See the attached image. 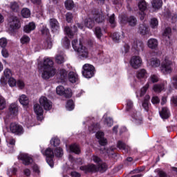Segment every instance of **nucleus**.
<instances>
[{
    "label": "nucleus",
    "instance_id": "nucleus-26",
    "mask_svg": "<svg viewBox=\"0 0 177 177\" xmlns=\"http://www.w3.org/2000/svg\"><path fill=\"white\" fill-rule=\"evenodd\" d=\"M160 115L163 120H167L169 118V111L167 108H162L160 111Z\"/></svg>",
    "mask_w": 177,
    "mask_h": 177
},
{
    "label": "nucleus",
    "instance_id": "nucleus-12",
    "mask_svg": "<svg viewBox=\"0 0 177 177\" xmlns=\"http://www.w3.org/2000/svg\"><path fill=\"white\" fill-rule=\"evenodd\" d=\"M33 109L35 114L37 115V120L42 121L44 120V109L39 104H35Z\"/></svg>",
    "mask_w": 177,
    "mask_h": 177
},
{
    "label": "nucleus",
    "instance_id": "nucleus-30",
    "mask_svg": "<svg viewBox=\"0 0 177 177\" xmlns=\"http://www.w3.org/2000/svg\"><path fill=\"white\" fill-rule=\"evenodd\" d=\"M112 38L115 42H118L120 39H122V38H124V32H114L112 35Z\"/></svg>",
    "mask_w": 177,
    "mask_h": 177
},
{
    "label": "nucleus",
    "instance_id": "nucleus-39",
    "mask_svg": "<svg viewBox=\"0 0 177 177\" xmlns=\"http://www.w3.org/2000/svg\"><path fill=\"white\" fill-rule=\"evenodd\" d=\"M94 32L98 39H100V38H102L103 33L102 32V28L100 27H96L95 28Z\"/></svg>",
    "mask_w": 177,
    "mask_h": 177
},
{
    "label": "nucleus",
    "instance_id": "nucleus-41",
    "mask_svg": "<svg viewBox=\"0 0 177 177\" xmlns=\"http://www.w3.org/2000/svg\"><path fill=\"white\" fill-rule=\"evenodd\" d=\"M65 6L68 10L73 9L74 8V1L73 0H66L65 1Z\"/></svg>",
    "mask_w": 177,
    "mask_h": 177
},
{
    "label": "nucleus",
    "instance_id": "nucleus-5",
    "mask_svg": "<svg viewBox=\"0 0 177 177\" xmlns=\"http://www.w3.org/2000/svg\"><path fill=\"white\" fill-rule=\"evenodd\" d=\"M121 23L122 24H128L130 27H136L138 24V19L135 16H122L121 19Z\"/></svg>",
    "mask_w": 177,
    "mask_h": 177
},
{
    "label": "nucleus",
    "instance_id": "nucleus-17",
    "mask_svg": "<svg viewBox=\"0 0 177 177\" xmlns=\"http://www.w3.org/2000/svg\"><path fill=\"white\" fill-rule=\"evenodd\" d=\"M94 19L96 23H103L106 19V15H104V13H103L102 11H98L95 13Z\"/></svg>",
    "mask_w": 177,
    "mask_h": 177
},
{
    "label": "nucleus",
    "instance_id": "nucleus-6",
    "mask_svg": "<svg viewBox=\"0 0 177 177\" xmlns=\"http://www.w3.org/2000/svg\"><path fill=\"white\" fill-rule=\"evenodd\" d=\"M161 71L163 74H169L172 71V61L166 57L161 64Z\"/></svg>",
    "mask_w": 177,
    "mask_h": 177
},
{
    "label": "nucleus",
    "instance_id": "nucleus-1",
    "mask_svg": "<svg viewBox=\"0 0 177 177\" xmlns=\"http://www.w3.org/2000/svg\"><path fill=\"white\" fill-rule=\"evenodd\" d=\"M56 74V68L53 66V61L50 58H47L43 62L42 78L49 80Z\"/></svg>",
    "mask_w": 177,
    "mask_h": 177
},
{
    "label": "nucleus",
    "instance_id": "nucleus-44",
    "mask_svg": "<svg viewBox=\"0 0 177 177\" xmlns=\"http://www.w3.org/2000/svg\"><path fill=\"white\" fill-rule=\"evenodd\" d=\"M66 107L67 110H68L69 111H71V110L74 109V102L72 100H68Z\"/></svg>",
    "mask_w": 177,
    "mask_h": 177
},
{
    "label": "nucleus",
    "instance_id": "nucleus-38",
    "mask_svg": "<svg viewBox=\"0 0 177 177\" xmlns=\"http://www.w3.org/2000/svg\"><path fill=\"white\" fill-rule=\"evenodd\" d=\"M55 62L57 64H63V63H64V56H63V54L57 55Z\"/></svg>",
    "mask_w": 177,
    "mask_h": 177
},
{
    "label": "nucleus",
    "instance_id": "nucleus-27",
    "mask_svg": "<svg viewBox=\"0 0 177 177\" xmlns=\"http://www.w3.org/2000/svg\"><path fill=\"white\" fill-rule=\"evenodd\" d=\"M52 40L50 37H47L42 44V47L44 49H50L52 48Z\"/></svg>",
    "mask_w": 177,
    "mask_h": 177
},
{
    "label": "nucleus",
    "instance_id": "nucleus-46",
    "mask_svg": "<svg viewBox=\"0 0 177 177\" xmlns=\"http://www.w3.org/2000/svg\"><path fill=\"white\" fill-rule=\"evenodd\" d=\"M149 86H150V84L149 83H147L145 84V86L141 88L140 90V96L142 97V96H143L145 95V93H146V92H147V89H149Z\"/></svg>",
    "mask_w": 177,
    "mask_h": 177
},
{
    "label": "nucleus",
    "instance_id": "nucleus-24",
    "mask_svg": "<svg viewBox=\"0 0 177 177\" xmlns=\"http://www.w3.org/2000/svg\"><path fill=\"white\" fill-rule=\"evenodd\" d=\"M9 111L11 115H17L19 113V108L17 107V104H11L9 106Z\"/></svg>",
    "mask_w": 177,
    "mask_h": 177
},
{
    "label": "nucleus",
    "instance_id": "nucleus-4",
    "mask_svg": "<svg viewBox=\"0 0 177 177\" xmlns=\"http://www.w3.org/2000/svg\"><path fill=\"white\" fill-rule=\"evenodd\" d=\"M10 131L12 133H14V135H17L18 136H20L24 133V128H23V126L16 122L10 123Z\"/></svg>",
    "mask_w": 177,
    "mask_h": 177
},
{
    "label": "nucleus",
    "instance_id": "nucleus-10",
    "mask_svg": "<svg viewBox=\"0 0 177 177\" xmlns=\"http://www.w3.org/2000/svg\"><path fill=\"white\" fill-rule=\"evenodd\" d=\"M39 103L44 110L49 111L52 109V102L46 97L42 96L39 99Z\"/></svg>",
    "mask_w": 177,
    "mask_h": 177
},
{
    "label": "nucleus",
    "instance_id": "nucleus-63",
    "mask_svg": "<svg viewBox=\"0 0 177 177\" xmlns=\"http://www.w3.org/2000/svg\"><path fill=\"white\" fill-rule=\"evenodd\" d=\"M171 84L175 89H177V77H174L171 80Z\"/></svg>",
    "mask_w": 177,
    "mask_h": 177
},
{
    "label": "nucleus",
    "instance_id": "nucleus-23",
    "mask_svg": "<svg viewBox=\"0 0 177 177\" xmlns=\"http://www.w3.org/2000/svg\"><path fill=\"white\" fill-rule=\"evenodd\" d=\"M165 84H167V82H165V83L155 84L153 85V90L154 91V92L160 93V92H162V91H164L165 89Z\"/></svg>",
    "mask_w": 177,
    "mask_h": 177
},
{
    "label": "nucleus",
    "instance_id": "nucleus-60",
    "mask_svg": "<svg viewBox=\"0 0 177 177\" xmlns=\"http://www.w3.org/2000/svg\"><path fill=\"white\" fill-rule=\"evenodd\" d=\"M146 169V167L145 166L138 167L133 171V174H140V172H143Z\"/></svg>",
    "mask_w": 177,
    "mask_h": 177
},
{
    "label": "nucleus",
    "instance_id": "nucleus-37",
    "mask_svg": "<svg viewBox=\"0 0 177 177\" xmlns=\"http://www.w3.org/2000/svg\"><path fill=\"white\" fill-rule=\"evenodd\" d=\"M126 111H129L130 113H131V111H135L133 110V102H132L131 100H128L127 101Z\"/></svg>",
    "mask_w": 177,
    "mask_h": 177
},
{
    "label": "nucleus",
    "instance_id": "nucleus-40",
    "mask_svg": "<svg viewBox=\"0 0 177 177\" xmlns=\"http://www.w3.org/2000/svg\"><path fill=\"white\" fill-rule=\"evenodd\" d=\"M10 9H12L13 12H19V3H17V2L16 1L11 2Z\"/></svg>",
    "mask_w": 177,
    "mask_h": 177
},
{
    "label": "nucleus",
    "instance_id": "nucleus-7",
    "mask_svg": "<svg viewBox=\"0 0 177 177\" xmlns=\"http://www.w3.org/2000/svg\"><path fill=\"white\" fill-rule=\"evenodd\" d=\"M8 26L10 31H15L19 30L20 28V21L17 17H11L8 19Z\"/></svg>",
    "mask_w": 177,
    "mask_h": 177
},
{
    "label": "nucleus",
    "instance_id": "nucleus-62",
    "mask_svg": "<svg viewBox=\"0 0 177 177\" xmlns=\"http://www.w3.org/2000/svg\"><path fill=\"white\" fill-rule=\"evenodd\" d=\"M66 19L68 23H71V21L73 20V14L71 12L66 13Z\"/></svg>",
    "mask_w": 177,
    "mask_h": 177
},
{
    "label": "nucleus",
    "instance_id": "nucleus-2",
    "mask_svg": "<svg viewBox=\"0 0 177 177\" xmlns=\"http://www.w3.org/2000/svg\"><path fill=\"white\" fill-rule=\"evenodd\" d=\"M72 46L77 53V55L80 59H86L89 55V52L88 51V48L86 47L82 46L81 42L78 43V39H74L72 41Z\"/></svg>",
    "mask_w": 177,
    "mask_h": 177
},
{
    "label": "nucleus",
    "instance_id": "nucleus-29",
    "mask_svg": "<svg viewBox=\"0 0 177 177\" xmlns=\"http://www.w3.org/2000/svg\"><path fill=\"white\" fill-rule=\"evenodd\" d=\"M84 24L87 28H93V27H95V21L89 17L85 19Z\"/></svg>",
    "mask_w": 177,
    "mask_h": 177
},
{
    "label": "nucleus",
    "instance_id": "nucleus-35",
    "mask_svg": "<svg viewBox=\"0 0 177 177\" xmlns=\"http://www.w3.org/2000/svg\"><path fill=\"white\" fill-rule=\"evenodd\" d=\"M19 102L23 106H27L29 103L28 97H26V95H21L19 97Z\"/></svg>",
    "mask_w": 177,
    "mask_h": 177
},
{
    "label": "nucleus",
    "instance_id": "nucleus-3",
    "mask_svg": "<svg viewBox=\"0 0 177 177\" xmlns=\"http://www.w3.org/2000/svg\"><path fill=\"white\" fill-rule=\"evenodd\" d=\"M82 75L85 78H92L95 75V66L89 64H86L82 67Z\"/></svg>",
    "mask_w": 177,
    "mask_h": 177
},
{
    "label": "nucleus",
    "instance_id": "nucleus-32",
    "mask_svg": "<svg viewBox=\"0 0 177 177\" xmlns=\"http://www.w3.org/2000/svg\"><path fill=\"white\" fill-rule=\"evenodd\" d=\"M69 149L72 153H75V154H80V153H81L80 147L77 144L70 145Z\"/></svg>",
    "mask_w": 177,
    "mask_h": 177
},
{
    "label": "nucleus",
    "instance_id": "nucleus-34",
    "mask_svg": "<svg viewBox=\"0 0 177 177\" xmlns=\"http://www.w3.org/2000/svg\"><path fill=\"white\" fill-rule=\"evenodd\" d=\"M151 4L154 9H160L162 6V0H152Z\"/></svg>",
    "mask_w": 177,
    "mask_h": 177
},
{
    "label": "nucleus",
    "instance_id": "nucleus-56",
    "mask_svg": "<svg viewBox=\"0 0 177 177\" xmlns=\"http://www.w3.org/2000/svg\"><path fill=\"white\" fill-rule=\"evenodd\" d=\"M51 145H53V146H59L60 145V140L59 138H53L50 141Z\"/></svg>",
    "mask_w": 177,
    "mask_h": 177
},
{
    "label": "nucleus",
    "instance_id": "nucleus-15",
    "mask_svg": "<svg viewBox=\"0 0 177 177\" xmlns=\"http://www.w3.org/2000/svg\"><path fill=\"white\" fill-rule=\"evenodd\" d=\"M80 169L81 171H84L85 174H88L89 172H96L97 171V167L96 165L91 164L85 166H81Z\"/></svg>",
    "mask_w": 177,
    "mask_h": 177
},
{
    "label": "nucleus",
    "instance_id": "nucleus-36",
    "mask_svg": "<svg viewBox=\"0 0 177 177\" xmlns=\"http://www.w3.org/2000/svg\"><path fill=\"white\" fill-rule=\"evenodd\" d=\"M160 64H161V62L157 58H152L150 61V66L151 67H160Z\"/></svg>",
    "mask_w": 177,
    "mask_h": 177
},
{
    "label": "nucleus",
    "instance_id": "nucleus-57",
    "mask_svg": "<svg viewBox=\"0 0 177 177\" xmlns=\"http://www.w3.org/2000/svg\"><path fill=\"white\" fill-rule=\"evenodd\" d=\"M21 44H28L30 42V37L28 36L24 35L21 38Z\"/></svg>",
    "mask_w": 177,
    "mask_h": 177
},
{
    "label": "nucleus",
    "instance_id": "nucleus-16",
    "mask_svg": "<svg viewBox=\"0 0 177 177\" xmlns=\"http://www.w3.org/2000/svg\"><path fill=\"white\" fill-rule=\"evenodd\" d=\"M138 32L141 35H146V34L149 33V26L145 22L140 24L138 26Z\"/></svg>",
    "mask_w": 177,
    "mask_h": 177
},
{
    "label": "nucleus",
    "instance_id": "nucleus-45",
    "mask_svg": "<svg viewBox=\"0 0 177 177\" xmlns=\"http://www.w3.org/2000/svg\"><path fill=\"white\" fill-rule=\"evenodd\" d=\"M64 87L63 86H58L56 89V92L57 95H59L60 96H63L64 95Z\"/></svg>",
    "mask_w": 177,
    "mask_h": 177
},
{
    "label": "nucleus",
    "instance_id": "nucleus-47",
    "mask_svg": "<svg viewBox=\"0 0 177 177\" xmlns=\"http://www.w3.org/2000/svg\"><path fill=\"white\" fill-rule=\"evenodd\" d=\"M109 22L111 25V27H115V15L113 14L109 17Z\"/></svg>",
    "mask_w": 177,
    "mask_h": 177
},
{
    "label": "nucleus",
    "instance_id": "nucleus-52",
    "mask_svg": "<svg viewBox=\"0 0 177 177\" xmlns=\"http://www.w3.org/2000/svg\"><path fill=\"white\" fill-rule=\"evenodd\" d=\"M107 169V165L106 163H102L99 164L98 165V171H100V172H104Z\"/></svg>",
    "mask_w": 177,
    "mask_h": 177
},
{
    "label": "nucleus",
    "instance_id": "nucleus-43",
    "mask_svg": "<svg viewBox=\"0 0 177 177\" xmlns=\"http://www.w3.org/2000/svg\"><path fill=\"white\" fill-rule=\"evenodd\" d=\"M21 15H22L23 17L27 18V17H30V16H31V12H30L29 9L24 8L21 10Z\"/></svg>",
    "mask_w": 177,
    "mask_h": 177
},
{
    "label": "nucleus",
    "instance_id": "nucleus-11",
    "mask_svg": "<svg viewBox=\"0 0 177 177\" xmlns=\"http://www.w3.org/2000/svg\"><path fill=\"white\" fill-rule=\"evenodd\" d=\"M50 28L53 32H57L60 30V24L57 19L51 18L49 20Z\"/></svg>",
    "mask_w": 177,
    "mask_h": 177
},
{
    "label": "nucleus",
    "instance_id": "nucleus-55",
    "mask_svg": "<svg viewBox=\"0 0 177 177\" xmlns=\"http://www.w3.org/2000/svg\"><path fill=\"white\" fill-rule=\"evenodd\" d=\"M55 153L57 157H62L63 156V149L62 148H57Z\"/></svg>",
    "mask_w": 177,
    "mask_h": 177
},
{
    "label": "nucleus",
    "instance_id": "nucleus-49",
    "mask_svg": "<svg viewBox=\"0 0 177 177\" xmlns=\"http://www.w3.org/2000/svg\"><path fill=\"white\" fill-rule=\"evenodd\" d=\"M62 96H64L65 97H68V98L71 97V96H73V92H71V89L70 88L65 89Z\"/></svg>",
    "mask_w": 177,
    "mask_h": 177
},
{
    "label": "nucleus",
    "instance_id": "nucleus-13",
    "mask_svg": "<svg viewBox=\"0 0 177 177\" xmlns=\"http://www.w3.org/2000/svg\"><path fill=\"white\" fill-rule=\"evenodd\" d=\"M18 158L23 161L22 162L24 165H30V164H32V158L27 153H21L18 156Z\"/></svg>",
    "mask_w": 177,
    "mask_h": 177
},
{
    "label": "nucleus",
    "instance_id": "nucleus-53",
    "mask_svg": "<svg viewBox=\"0 0 177 177\" xmlns=\"http://www.w3.org/2000/svg\"><path fill=\"white\" fill-rule=\"evenodd\" d=\"M62 44L65 48H68L70 46V40L67 37H64L62 39Z\"/></svg>",
    "mask_w": 177,
    "mask_h": 177
},
{
    "label": "nucleus",
    "instance_id": "nucleus-14",
    "mask_svg": "<svg viewBox=\"0 0 177 177\" xmlns=\"http://www.w3.org/2000/svg\"><path fill=\"white\" fill-rule=\"evenodd\" d=\"M172 30L171 28H166L162 34L163 41H166V45H169L171 44L170 38Z\"/></svg>",
    "mask_w": 177,
    "mask_h": 177
},
{
    "label": "nucleus",
    "instance_id": "nucleus-48",
    "mask_svg": "<svg viewBox=\"0 0 177 177\" xmlns=\"http://www.w3.org/2000/svg\"><path fill=\"white\" fill-rule=\"evenodd\" d=\"M6 107V101L3 97L0 95V110H3Z\"/></svg>",
    "mask_w": 177,
    "mask_h": 177
},
{
    "label": "nucleus",
    "instance_id": "nucleus-59",
    "mask_svg": "<svg viewBox=\"0 0 177 177\" xmlns=\"http://www.w3.org/2000/svg\"><path fill=\"white\" fill-rule=\"evenodd\" d=\"M8 45V41L5 38L0 39V46L1 48H5Z\"/></svg>",
    "mask_w": 177,
    "mask_h": 177
},
{
    "label": "nucleus",
    "instance_id": "nucleus-22",
    "mask_svg": "<svg viewBox=\"0 0 177 177\" xmlns=\"http://www.w3.org/2000/svg\"><path fill=\"white\" fill-rule=\"evenodd\" d=\"M117 147L120 149V150H124L125 153H128L131 150V148L122 141L118 142Z\"/></svg>",
    "mask_w": 177,
    "mask_h": 177
},
{
    "label": "nucleus",
    "instance_id": "nucleus-25",
    "mask_svg": "<svg viewBox=\"0 0 177 177\" xmlns=\"http://www.w3.org/2000/svg\"><path fill=\"white\" fill-rule=\"evenodd\" d=\"M147 45L151 49H156L158 46V41L156 39H149Z\"/></svg>",
    "mask_w": 177,
    "mask_h": 177
},
{
    "label": "nucleus",
    "instance_id": "nucleus-31",
    "mask_svg": "<svg viewBox=\"0 0 177 177\" xmlns=\"http://www.w3.org/2000/svg\"><path fill=\"white\" fill-rule=\"evenodd\" d=\"M68 80L72 84H75L78 81V76L74 72H70L68 73Z\"/></svg>",
    "mask_w": 177,
    "mask_h": 177
},
{
    "label": "nucleus",
    "instance_id": "nucleus-8",
    "mask_svg": "<svg viewBox=\"0 0 177 177\" xmlns=\"http://www.w3.org/2000/svg\"><path fill=\"white\" fill-rule=\"evenodd\" d=\"M44 156L46 157V161L48 165L51 168H53V157H55V153H53V150L50 148H47L45 151L43 153Z\"/></svg>",
    "mask_w": 177,
    "mask_h": 177
},
{
    "label": "nucleus",
    "instance_id": "nucleus-21",
    "mask_svg": "<svg viewBox=\"0 0 177 177\" xmlns=\"http://www.w3.org/2000/svg\"><path fill=\"white\" fill-rule=\"evenodd\" d=\"M136 77L140 80H146V78H147V71L145 69L138 71Z\"/></svg>",
    "mask_w": 177,
    "mask_h": 177
},
{
    "label": "nucleus",
    "instance_id": "nucleus-19",
    "mask_svg": "<svg viewBox=\"0 0 177 177\" xmlns=\"http://www.w3.org/2000/svg\"><path fill=\"white\" fill-rule=\"evenodd\" d=\"M64 31L66 32L67 35L69 37V38H72L74 37V32H77V26H73L71 28L68 26H66L64 28Z\"/></svg>",
    "mask_w": 177,
    "mask_h": 177
},
{
    "label": "nucleus",
    "instance_id": "nucleus-61",
    "mask_svg": "<svg viewBox=\"0 0 177 177\" xmlns=\"http://www.w3.org/2000/svg\"><path fill=\"white\" fill-rule=\"evenodd\" d=\"M8 84L10 85V86H16V80H15V78L13 77H10L9 80H8Z\"/></svg>",
    "mask_w": 177,
    "mask_h": 177
},
{
    "label": "nucleus",
    "instance_id": "nucleus-54",
    "mask_svg": "<svg viewBox=\"0 0 177 177\" xmlns=\"http://www.w3.org/2000/svg\"><path fill=\"white\" fill-rule=\"evenodd\" d=\"M4 75L7 80H9L12 77V71L9 68L5 69Z\"/></svg>",
    "mask_w": 177,
    "mask_h": 177
},
{
    "label": "nucleus",
    "instance_id": "nucleus-50",
    "mask_svg": "<svg viewBox=\"0 0 177 177\" xmlns=\"http://www.w3.org/2000/svg\"><path fill=\"white\" fill-rule=\"evenodd\" d=\"M59 75L61 80H66V78H67V71L65 69H60Z\"/></svg>",
    "mask_w": 177,
    "mask_h": 177
},
{
    "label": "nucleus",
    "instance_id": "nucleus-42",
    "mask_svg": "<svg viewBox=\"0 0 177 177\" xmlns=\"http://www.w3.org/2000/svg\"><path fill=\"white\" fill-rule=\"evenodd\" d=\"M156 174H158L159 177H171L169 176H168V174H167V173L165 171H164V170H162L160 169H157L156 170Z\"/></svg>",
    "mask_w": 177,
    "mask_h": 177
},
{
    "label": "nucleus",
    "instance_id": "nucleus-20",
    "mask_svg": "<svg viewBox=\"0 0 177 177\" xmlns=\"http://www.w3.org/2000/svg\"><path fill=\"white\" fill-rule=\"evenodd\" d=\"M133 48L138 52H140V50H143L145 48V45L143 44V41L140 40H136L133 44Z\"/></svg>",
    "mask_w": 177,
    "mask_h": 177
},
{
    "label": "nucleus",
    "instance_id": "nucleus-58",
    "mask_svg": "<svg viewBox=\"0 0 177 177\" xmlns=\"http://www.w3.org/2000/svg\"><path fill=\"white\" fill-rule=\"evenodd\" d=\"M105 124H107V127H111L113 125V119L111 118L106 117L104 120Z\"/></svg>",
    "mask_w": 177,
    "mask_h": 177
},
{
    "label": "nucleus",
    "instance_id": "nucleus-64",
    "mask_svg": "<svg viewBox=\"0 0 177 177\" xmlns=\"http://www.w3.org/2000/svg\"><path fill=\"white\" fill-rule=\"evenodd\" d=\"M171 102L174 106H177V95L171 97Z\"/></svg>",
    "mask_w": 177,
    "mask_h": 177
},
{
    "label": "nucleus",
    "instance_id": "nucleus-28",
    "mask_svg": "<svg viewBox=\"0 0 177 177\" xmlns=\"http://www.w3.org/2000/svg\"><path fill=\"white\" fill-rule=\"evenodd\" d=\"M33 30H35V24L33 22L29 23L24 28V31L27 33L31 32V31H33Z\"/></svg>",
    "mask_w": 177,
    "mask_h": 177
},
{
    "label": "nucleus",
    "instance_id": "nucleus-33",
    "mask_svg": "<svg viewBox=\"0 0 177 177\" xmlns=\"http://www.w3.org/2000/svg\"><path fill=\"white\" fill-rule=\"evenodd\" d=\"M138 9L140 12H145L147 9V3L145 0H140L138 3Z\"/></svg>",
    "mask_w": 177,
    "mask_h": 177
},
{
    "label": "nucleus",
    "instance_id": "nucleus-51",
    "mask_svg": "<svg viewBox=\"0 0 177 177\" xmlns=\"http://www.w3.org/2000/svg\"><path fill=\"white\" fill-rule=\"evenodd\" d=\"M151 27L152 28H157L158 27V20L156 18H153L151 19Z\"/></svg>",
    "mask_w": 177,
    "mask_h": 177
},
{
    "label": "nucleus",
    "instance_id": "nucleus-18",
    "mask_svg": "<svg viewBox=\"0 0 177 177\" xmlns=\"http://www.w3.org/2000/svg\"><path fill=\"white\" fill-rule=\"evenodd\" d=\"M132 118L134 120V122L137 124V125H140L142 122H143V120L142 119V115L139 112H135L133 111V113H131Z\"/></svg>",
    "mask_w": 177,
    "mask_h": 177
},
{
    "label": "nucleus",
    "instance_id": "nucleus-9",
    "mask_svg": "<svg viewBox=\"0 0 177 177\" xmlns=\"http://www.w3.org/2000/svg\"><path fill=\"white\" fill-rule=\"evenodd\" d=\"M142 58L139 56L134 55L130 59V65L136 70L142 67Z\"/></svg>",
    "mask_w": 177,
    "mask_h": 177
}]
</instances>
